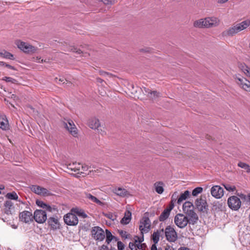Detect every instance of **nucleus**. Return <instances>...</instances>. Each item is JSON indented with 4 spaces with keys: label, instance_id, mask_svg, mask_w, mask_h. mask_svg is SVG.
Instances as JSON below:
<instances>
[{
    "label": "nucleus",
    "instance_id": "obj_1",
    "mask_svg": "<svg viewBox=\"0 0 250 250\" xmlns=\"http://www.w3.org/2000/svg\"><path fill=\"white\" fill-rule=\"evenodd\" d=\"M250 25V20H247L236 24L223 32L226 36H232L242 30L246 29Z\"/></svg>",
    "mask_w": 250,
    "mask_h": 250
},
{
    "label": "nucleus",
    "instance_id": "obj_2",
    "mask_svg": "<svg viewBox=\"0 0 250 250\" xmlns=\"http://www.w3.org/2000/svg\"><path fill=\"white\" fill-rule=\"evenodd\" d=\"M195 206L199 211L204 213H207L208 205L205 196H200L196 199Z\"/></svg>",
    "mask_w": 250,
    "mask_h": 250
},
{
    "label": "nucleus",
    "instance_id": "obj_3",
    "mask_svg": "<svg viewBox=\"0 0 250 250\" xmlns=\"http://www.w3.org/2000/svg\"><path fill=\"white\" fill-rule=\"evenodd\" d=\"M176 225L181 229L185 228L189 223L188 218L183 214H178L174 217Z\"/></svg>",
    "mask_w": 250,
    "mask_h": 250
},
{
    "label": "nucleus",
    "instance_id": "obj_4",
    "mask_svg": "<svg viewBox=\"0 0 250 250\" xmlns=\"http://www.w3.org/2000/svg\"><path fill=\"white\" fill-rule=\"evenodd\" d=\"M228 204L231 209L237 210L241 207V202L237 196H232L228 198Z\"/></svg>",
    "mask_w": 250,
    "mask_h": 250
},
{
    "label": "nucleus",
    "instance_id": "obj_5",
    "mask_svg": "<svg viewBox=\"0 0 250 250\" xmlns=\"http://www.w3.org/2000/svg\"><path fill=\"white\" fill-rule=\"evenodd\" d=\"M166 238L169 242H174L177 239V234L174 229L167 226L164 231Z\"/></svg>",
    "mask_w": 250,
    "mask_h": 250
},
{
    "label": "nucleus",
    "instance_id": "obj_6",
    "mask_svg": "<svg viewBox=\"0 0 250 250\" xmlns=\"http://www.w3.org/2000/svg\"><path fill=\"white\" fill-rule=\"evenodd\" d=\"M150 221L148 217L144 216L140 221L139 229L141 233H147L149 231L150 227Z\"/></svg>",
    "mask_w": 250,
    "mask_h": 250
},
{
    "label": "nucleus",
    "instance_id": "obj_7",
    "mask_svg": "<svg viewBox=\"0 0 250 250\" xmlns=\"http://www.w3.org/2000/svg\"><path fill=\"white\" fill-rule=\"evenodd\" d=\"M65 224L69 226H75L78 223V219L74 213H68L63 217Z\"/></svg>",
    "mask_w": 250,
    "mask_h": 250
},
{
    "label": "nucleus",
    "instance_id": "obj_8",
    "mask_svg": "<svg viewBox=\"0 0 250 250\" xmlns=\"http://www.w3.org/2000/svg\"><path fill=\"white\" fill-rule=\"evenodd\" d=\"M33 218L38 223H43L47 219V215L45 211L41 209H37L35 211Z\"/></svg>",
    "mask_w": 250,
    "mask_h": 250
},
{
    "label": "nucleus",
    "instance_id": "obj_9",
    "mask_svg": "<svg viewBox=\"0 0 250 250\" xmlns=\"http://www.w3.org/2000/svg\"><path fill=\"white\" fill-rule=\"evenodd\" d=\"M91 233L94 238L97 240L102 241L105 237L104 230L99 227L93 228Z\"/></svg>",
    "mask_w": 250,
    "mask_h": 250
},
{
    "label": "nucleus",
    "instance_id": "obj_10",
    "mask_svg": "<svg viewBox=\"0 0 250 250\" xmlns=\"http://www.w3.org/2000/svg\"><path fill=\"white\" fill-rule=\"evenodd\" d=\"M17 45L19 48L25 53H34L36 51V48L24 42H18Z\"/></svg>",
    "mask_w": 250,
    "mask_h": 250
},
{
    "label": "nucleus",
    "instance_id": "obj_11",
    "mask_svg": "<svg viewBox=\"0 0 250 250\" xmlns=\"http://www.w3.org/2000/svg\"><path fill=\"white\" fill-rule=\"evenodd\" d=\"M63 125L73 136H77V128L72 120H69L66 122H64Z\"/></svg>",
    "mask_w": 250,
    "mask_h": 250
},
{
    "label": "nucleus",
    "instance_id": "obj_12",
    "mask_svg": "<svg viewBox=\"0 0 250 250\" xmlns=\"http://www.w3.org/2000/svg\"><path fill=\"white\" fill-rule=\"evenodd\" d=\"M206 28H211L217 26L219 25V20L214 17H207L204 19Z\"/></svg>",
    "mask_w": 250,
    "mask_h": 250
},
{
    "label": "nucleus",
    "instance_id": "obj_13",
    "mask_svg": "<svg viewBox=\"0 0 250 250\" xmlns=\"http://www.w3.org/2000/svg\"><path fill=\"white\" fill-rule=\"evenodd\" d=\"M210 192L212 196L217 199L221 198L224 195V189L219 186H213Z\"/></svg>",
    "mask_w": 250,
    "mask_h": 250
},
{
    "label": "nucleus",
    "instance_id": "obj_14",
    "mask_svg": "<svg viewBox=\"0 0 250 250\" xmlns=\"http://www.w3.org/2000/svg\"><path fill=\"white\" fill-rule=\"evenodd\" d=\"M112 191L116 195L122 197H128L130 195L129 192L126 189L121 187L113 188Z\"/></svg>",
    "mask_w": 250,
    "mask_h": 250
},
{
    "label": "nucleus",
    "instance_id": "obj_15",
    "mask_svg": "<svg viewBox=\"0 0 250 250\" xmlns=\"http://www.w3.org/2000/svg\"><path fill=\"white\" fill-rule=\"evenodd\" d=\"M20 220L25 223H29L33 220V215L31 212L23 211L19 215Z\"/></svg>",
    "mask_w": 250,
    "mask_h": 250
},
{
    "label": "nucleus",
    "instance_id": "obj_16",
    "mask_svg": "<svg viewBox=\"0 0 250 250\" xmlns=\"http://www.w3.org/2000/svg\"><path fill=\"white\" fill-rule=\"evenodd\" d=\"M31 190L35 193L42 196H48L50 194L49 191L47 189L39 186H33Z\"/></svg>",
    "mask_w": 250,
    "mask_h": 250
},
{
    "label": "nucleus",
    "instance_id": "obj_17",
    "mask_svg": "<svg viewBox=\"0 0 250 250\" xmlns=\"http://www.w3.org/2000/svg\"><path fill=\"white\" fill-rule=\"evenodd\" d=\"M186 214V216L188 218L189 224L194 225L197 222L199 219L198 216L194 209L188 211Z\"/></svg>",
    "mask_w": 250,
    "mask_h": 250
},
{
    "label": "nucleus",
    "instance_id": "obj_18",
    "mask_svg": "<svg viewBox=\"0 0 250 250\" xmlns=\"http://www.w3.org/2000/svg\"><path fill=\"white\" fill-rule=\"evenodd\" d=\"M67 168L72 171H74L76 174H83V171H80L81 164L80 163H73L69 164L67 165Z\"/></svg>",
    "mask_w": 250,
    "mask_h": 250
},
{
    "label": "nucleus",
    "instance_id": "obj_19",
    "mask_svg": "<svg viewBox=\"0 0 250 250\" xmlns=\"http://www.w3.org/2000/svg\"><path fill=\"white\" fill-rule=\"evenodd\" d=\"M164 230L163 229L154 231L152 235V239L155 244H157L160 240V238L164 237Z\"/></svg>",
    "mask_w": 250,
    "mask_h": 250
},
{
    "label": "nucleus",
    "instance_id": "obj_20",
    "mask_svg": "<svg viewBox=\"0 0 250 250\" xmlns=\"http://www.w3.org/2000/svg\"><path fill=\"white\" fill-rule=\"evenodd\" d=\"M88 125L92 129L99 130L98 128L100 126V123L98 119L93 118L89 120Z\"/></svg>",
    "mask_w": 250,
    "mask_h": 250
},
{
    "label": "nucleus",
    "instance_id": "obj_21",
    "mask_svg": "<svg viewBox=\"0 0 250 250\" xmlns=\"http://www.w3.org/2000/svg\"><path fill=\"white\" fill-rule=\"evenodd\" d=\"M48 223L53 229L59 228L60 224L57 218L55 217L49 218L48 220Z\"/></svg>",
    "mask_w": 250,
    "mask_h": 250
},
{
    "label": "nucleus",
    "instance_id": "obj_22",
    "mask_svg": "<svg viewBox=\"0 0 250 250\" xmlns=\"http://www.w3.org/2000/svg\"><path fill=\"white\" fill-rule=\"evenodd\" d=\"M8 122L5 115H0V127L3 130L8 129Z\"/></svg>",
    "mask_w": 250,
    "mask_h": 250
},
{
    "label": "nucleus",
    "instance_id": "obj_23",
    "mask_svg": "<svg viewBox=\"0 0 250 250\" xmlns=\"http://www.w3.org/2000/svg\"><path fill=\"white\" fill-rule=\"evenodd\" d=\"M84 195V197L86 199L89 200L90 201L92 202L95 203L99 205H102L103 204V203L100 200H99L95 196L92 195L91 194L89 193L85 192Z\"/></svg>",
    "mask_w": 250,
    "mask_h": 250
},
{
    "label": "nucleus",
    "instance_id": "obj_24",
    "mask_svg": "<svg viewBox=\"0 0 250 250\" xmlns=\"http://www.w3.org/2000/svg\"><path fill=\"white\" fill-rule=\"evenodd\" d=\"M194 209L193 204L189 201L186 202L183 205V210L185 214L188 212V211Z\"/></svg>",
    "mask_w": 250,
    "mask_h": 250
},
{
    "label": "nucleus",
    "instance_id": "obj_25",
    "mask_svg": "<svg viewBox=\"0 0 250 250\" xmlns=\"http://www.w3.org/2000/svg\"><path fill=\"white\" fill-rule=\"evenodd\" d=\"M131 218V213L129 211H125V216L122 218L121 223L126 225L129 223Z\"/></svg>",
    "mask_w": 250,
    "mask_h": 250
},
{
    "label": "nucleus",
    "instance_id": "obj_26",
    "mask_svg": "<svg viewBox=\"0 0 250 250\" xmlns=\"http://www.w3.org/2000/svg\"><path fill=\"white\" fill-rule=\"evenodd\" d=\"M71 212H73L75 214L78 215L79 216L82 217L83 218H86L87 215L84 212V211L81 209L78 208H73L71 209Z\"/></svg>",
    "mask_w": 250,
    "mask_h": 250
},
{
    "label": "nucleus",
    "instance_id": "obj_27",
    "mask_svg": "<svg viewBox=\"0 0 250 250\" xmlns=\"http://www.w3.org/2000/svg\"><path fill=\"white\" fill-rule=\"evenodd\" d=\"M236 82L237 83L243 88L246 84V83H248V80L244 77H236Z\"/></svg>",
    "mask_w": 250,
    "mask_h": 250
},
{
    "label": "nucleus",
    "instance_id": "obj_28",
    "mask_svg": "<svg viewBox=\"0 0 250 250\" xmlns=\"http://www.w3.org/2000/svg\"><path fill=\"white\" fill-rule=\"evenodd\" d=\"M190 192L188 190H186L183 193H182L177 200V204H180L184 200H185L189 196Z\"/></svg>",
    "mask_w": 250,
    "mask_h": 250
},
{
    "label": "nucleus",
    "instance_id": "obj_29",
    "mask_svg": "<svg viewBox=\"0 0 250 250\" xmlns=\"http://www.w3.org/2000/svg\"><path fill=\"white\" fill-rule=\"evenodd\" d=\"M193 26L196 28H206L204 19L195 21L193 23Z\"/></svg>",
    "mask_w": 250,
    "mask_h": 250
},
{
    "label": "nucleus",
    "instance_id": "obj_30",
    "mask_svg": "<svg viewBox=\"0 0 250 250\" xmlns=\"http://www.w3.org/2000/svg\"><path fill=\"white\" fill-rule=\"evenodd\" d=\"M170 211L169 209L166 208L161 213L159 216V220L160 221H164L166 220L169 216Z\"/></svg>",
    "mask_w": 250,
    "mask_h": 250
},
{
    "label": "nucleus",
    "instance_id": "obj_31",
    "mask_svg": "<svg viewBox=\"0 0 250 250\" xmlns=\"http://www.w3.org/2000/svg\"><path fill=\"white\" fill-rule=\"evenodd\" d=\"M237 166L245 170L246 172L250 173V166L249 165L242 162H239Z\"/></svg>",
    "mask_w": 250,
    "mask_h": 250
},
{
    "label": "nucleus",
    "instance_id": "obj_32",
    "mask_svg": "<svg viewBox=\"0 0 250 250\" xmlns=\"http://www.w3.org/2000/svg\"><path fill=\"white\" fill-rule=\"evenodd\" d=\"M106 242L109 244L112 240L115 239L116 241L117 240V238L114 236H113L111 233V232L108 229H106Z\"/></svg>",
    "mask_w": 250,
    "mask_h": 250
},
{
    "label": "nucleus",
    "instance_id": "obj_33",
    "mask_svg": "<svg viewBox=\"0 0 250 250\" xmlns=\"http://www.w3.org/2000/svg\"><path fill=\"white\" fill-rule=\"evenodd\" d=\"M0 55L5 58L8 59L10 60H14V58L13 55L10 53L7 52L6 51H3L0 52Z\"/></svg>",
    "mask_w": 250,
    "mask_h": 250
},
{
    "label": "nucleus",
    "instance_id": "obj_34",
    "mask_svg": "<svg viewBox=\"0 0 250 250\" xmlns=\"http://www.w3.org/2000/svg\"><path fill=\"white\" fill-rule=\"evenodd\" d=\"M156 191L159 194H162L164 191V188L162 186L163 183L159 182L155 184Z\"/></svg>",
    "mask_w": 250,
    "mask_h": 250
},
{
    "label": "nucleus",
    "instance_id": "obj_35",
    "mask_svg": "<svg viewBox=\"0 0 250 250\" xmlns=\"http://www.w3.org/2000/svg\"><path fill=\"white\" fill-rule=\"evenodd\" d=\"M161 96V93L157 91H152L148 97L153 100H155L157 98Z\"/></svg>",
    "mask_w": 250,
    "mask_h": 250
},
{
    "label": "nucleus",
    "instance_id": "obj_36",
    "mask_svg": "<svg viewBox=\"0 0 250 250\" xmlns=\"http://www.w3.org/2000/svg\"><path fill=\"white\" fill-rule=\"evenodd\" d=\"M6 197L8 199L12 200H18V196L15 192L7 193Z\"/></svg>",
    "mask_w": 250,
    "mask_h": 250
},
{
    "label": "nucleus",
    "instance_id": "obj_37",
    "mask_svg": "<svg viewBox=\"0 0 250 250\" xmlns=\"http://www.w3.org/2000/svg\"><path fill=\"white\" fill-rule=\"evenodd\" d=\"M56 81L58 83H62L65 84L66 86H69L72 84L70 82H68L66 80L63 78H60L59 79L56 78Z\"/></svg>",
    "mask_w": 250,
    "mask_h": 250
},
{
    "label": "nucleus",
    "instance_id": "obj_38",
    "mask_svg": "<svg viewBox=\"0 0 250 250\" xmlns=\"http://www.w3.org/2000/svg\"><path fill=\"white\" fill-rule=\"evenodd\" d=\"M203 191V188L201 187H197L194 188L192 192L193 196H196L198 194L201 193Z\"/></svg>",
    "mask_w": 250,
    "mask_h": 250
},
{
    "label": "nucleus",
    "instance_id": "obj_39",
    "mask_svg": "<svg viewBox=\"0 0 250 250\" xmlns=\"http://www.w3.org/2000/svg\"><path fill=\"white\" fill-rule=\"evenodd\" d=\"M2 80L12 83H15L17 82L15 79L9 77H4L2 78Z\"/></svg>",
    "mask_w": 250,
    "mask_h": 250
},
{
    "label": "nucleus",
    "instance_id": "obj_40",
    "mask_svg": "<svg viewBox=\"0 0 250 250\" xmlns=\"http://www.w3.org/2000/svg\"><path fill=\"white\" fill-rule=\"evenodd\" d=\"M224 186L226 190L229 191H233L236 189V188L234 186H231L230 185H224Z\"/></svg>",
    "mask_w": 250,
    "mask_h": 250
},
{
    "label": "nucleus",
    "instance_id": "obj_41",
    "mask_svg": "<svg viewBox=\"0 0 250 250\" xmlns=\"http://www.w3.org/2000/svg\"><path fill=\"white\" fill-rule=\"evenodd\" d=\"M69 49L70 50V51L73 52H76L78 54H80L83 52V51L81 49H78L77 47L75 46H71Z\"/></svg>",
    "mask_w": 250,
    "mask_h": 250
},
{
    "label": "nucleus",
    "instance_id": "obj_42",
    "mask_svg": "<svg viewBox=\"0 0 250 250\" xmlns=\"http://www.w3.org/2000/svg\"><path fill=\"white\" fill-rule=\"evenodd\" d=\"M244 73L247 76H249L250 75V68L248 67L247 66H245L243 67L242 69Z\"/></svg>",
    "mask_w": 250,
    "mask_h": 250
},
{
    "label": "nucleus",
    "instance_id": "obj_43",
    "mask_svg": "<svg viewBox=\"0 0 250 250\" xmlns=\"http://www.w3.org/2000/svg\"><path fill=\"white\" fill-rule=\"evenodd\" d=\"M102 1L105 4H112L116 2L117 0H99Z\"/></svg>",
    "mask_w": 250,
    "mask_h": 250
},
{
    "label": "nucleus",
    "instance_id": "obj_44",
    "mask_svg": "<svg viewBox=\"0 0 250 250\" xmlns=\"http://www.w3.org/2000/svg\"><path fill=\"white\" fill-rule=\"evenodd\" d=\"M178 196V192H175L172 195L171 197V203H175L176 202V200L177 199Z\"/></svg>",
    "mask_w": 250,
    "mask_h": 250
},
{
    "label": "nucleus",
    "instance_id": "obj_45",
    "mask_svg": "<svg viewBox=\"0 0 250 250\" xmlns=\"http://www.w3.org/2000/svg\"><path fill=\"white\" fill-rule=\"evenodd\" d=\"M36 204L38 206H39L44 209L45 208V207H46V204L45 203H44L42 201H40V200L36 201Z\"/></svg>",
    "mask_w": 250,
    "mask_h": 250
},
{
    "label": "nucleus",
    "instance_id": "obj_46",
    "mask_svg": "<svg viewBox=\"0 0 250 250\" xmlns=\"http://www.w3.org/2000/svg\"><path fill=\"white\" fill-rule=\"evenodd\" d=\"M137 248L139 250H145L146 248V245L145 243H139L138 244H136Z\"/></svg>",
    "mask_w": 250,
    "mask_h": 250
},
{
    "label": "nucleus",
    "instance_id": "obj_47",
    "mask_svg": "<svg viewBox=\"0 0 250 250\" xmlns=\"http://www.w3.org/2000/svg\"><path fill=\"white\" fill-rule=\"evenodd\" d=\"M46 210L50 211V212H53L54 211H56V208L55 207H52L46 204V207L44 208Z\"/></svg>",
    "mask_w": 250,
    "mask_h": 250
},
{
    "label": "nucleus",
    "instance_id": "obj_48",
    "mask_svg": "<svg viewBox=\"0 0 250 250\" xmlns=\"http://www.w3.org/2000/svg\"><path fill=\"white\" fill-rule=\"evenodd\" d=\"M13 203L11 201H7L4 204V206L6 208H8L9 209L13 207Z\"/></svg>",
    "mask_w": 250,
    "mask_h": 250
},
{
    "label": "nucleus",
    "instance_id": "obj_49",
    "mask_svg": "<svg viewBox=\"0 0 250 250\" xmlns=\"http://www.w3.org/2000/svg\"><path fill=\"white\" fill-rule=\"evenodd\" d=\"M117 246L118 250H123L125 247L124 244L121 241L118 242Z\"/></svg>",
    "mask_w": 250,
    "mask_h": 250
},
{
    "label": "nucleus",
    "instance_id": "obj_50",
    "mask_svg": "<svg viewBox=\"0 0 250 250\" xmlns=\"http://www.w3.org/2000/svg\"><path fill=\"white\" fill-rule=\"evenodd\" d=\"M120 235L125 238H127L128 235L126 231H124L123 230H121L119 231Z\"/></svg>",
    "mask_w": 250,
    "mask_h": 250
},
{
    "label": "nucleus",
    "instance_id": "obj_51",
    "mask_svg": "<svg viewBox=\"0 0 250 250\" xmlns=\"http://www.w3.org/2000/svg\"><path fill=\"white\" fill-rule=\"evenodd\" d=\"M248 83H246V84L243 89L247 91L250 92V82L249 81H248Z\"/></svg>",
    "mask_w": 250,
    "mask_h": 250
},
{
    "label": "nucleus",
    "instance_id": "obj_52",
    "mask_svg": "<svg viewBox=\"0 0 250 250\" xmlns=\"http://www.w3.org/2000/svg\"><path fill=\"white\" fill-rule=\"evenodd\" d=\"M129 247L131 250H137L136 247V243L134 244L133 243L130 242L129 244Z\"/></svg>",
    "mask_w": 250,
    "mask_h": 250
},
{
    "label": "nucleus",
    "instance_id": "obj_53",
    "mask_svg": "<svg viewBox=\"0 0 250 250\" xmlns=\"http://www.w3.org/2000/svg\"><path fill=\"white\" fill-rule=\"evenodd\" d=\"M89 167L87 165H81V170L80 171H83V173L84 171L88 170Z\"/></svg>",
    "mask_w": 250,
    "mask_h": 250
},
{
    "label": "nucleus",
    "instance_id": "obj_54",
    "mask_svg": "<svg viewBox=\"0 0 250 250\" xmlns=\"http://www.w3.org/2000/svg\"><path fill=\"white\" fill-rule=\"evenodd\" d=\"M136 237L137 238V239L135 240V243H136L138 242H139V243H141V242H142L144 241L143 236L142 238H140L138 236H136Z\"/></svg>",
    "mask_w": 250,
    "mask_h": 250
},
{
    "label": "nucleus",
    "instance_id": "obj_55",
    "mask_svg": "<svg viewBox=\"0 0 250 250\" xmlns=\"http://www.w3.org/2000/svg\"><path fill=\"white\" fill-rule=\"evenodd\" d=\"M144 92H145V94H146L147 96H148V95H149L150 94L151 92L152 91L149 89L146 88V87H144Z\"/></svg>",
    "mask_w": 250,
    "mask_h": 250
},
{
    "label": "nucleus",
    "instance_id": "obj_56",
    "mask_svg": "<svg viewBox=\"0 0 250 250\" xmlns=\"http://www.w3.org/2000/svg\"><path fill=\"white\" fill-rule=\"evenodd\" d=\"M3 66H5L7 68L12 69V70H16L14 66H13L10 64H7L6 63H5V64Z\"/></svg>",
    "mask_w": 250,
    "mask_h": 250
},
{
    "label": "nucleus",
    "instance_id": "obj_57",
    "mask_svg": "<svg viewBox=\"0 0 250 250\" xmlns=\"http://www.w3.org/2000/svg\"><path fill=\"white\" fill-rule=\"evenodd\" d=\"M174 203H171V202L170 203V204L169 205V207L168 208H167V209H169V211H170L173 208H174Z\"/></svg>",
    "mask_w": 250,
    "mask_h": 250
},
{
    "label": "nucleus",
    "instance_id": "obj_58",
    "mask_svg": "<svg viewBox=\"0 0 250 250\" xmlns=\"http://www.w3.org/2000/svg\"><path fill=\"white\" fill-rule=\"evenodd\" d=\"M237 195L239 196L241 199H245L246 198V195L243 193H238Z\"/></svg>",
    "mask_w": 250,
    "mask_h": 250
},
{
    "label": "nucleus",
    "instance_id": "obj_59",
    "mask_svg": "<svg viewBox=\"0 0 250 250\" xmlns=\"http://www.w3.org/2000/svg\"><path fill=\"white\" fill-rule=\"evenodd\" d=\"M156 244L154 243L151 246V250H157V248L156 245Z\"/></svg>",
    "mask_w": 250,
    "mask_h": 250
},
{
    "label": "nucleus",
    "instance_id": "obj_60",
    "mask_svg": "<svg viewBox=\"0 0 250 250\" xmlns=\"http://www.w3.org/2000/svg\"><path fill=\"white\" fill-rule=\"evenodd\" d=\"M100 250H108L107 247L103 245Z\"/></svg>",
    "mask_w": 250,
    "mask_h": 250
},
{
    "label": "nucleus",
    "instance_id": "obj_61",
    "mask_svg": "<svg viewBox=\"0 0 250 250\" xmlns=\"http://www.w3.org/2000/svg\"><path fill=\"white\" fill-rule=\"evenodd\" d=\"M96 80H97V82L100 83H102L103 82V80L102 79L100 78H97L96 79Z\"/></svg>",
    "mask_w": 250,
    "mask_h": 250
},
{
    "label": "nucleus",
    "instance_id": "obj_62",
    "mask_svg": "<svg viewBox=\"0 0 250 250\" xmlns=\"http://www.w3.org/2000/svg\"><path fill=\"white\" fill-rule=\"evenodd\" d=\"M101 74L103 75H107V76L111 75L110 74H109V73H108L106 72H102L101 73Z\"/></svg>",
    "mask_w": 250,
    "mask_h": 250
},
{
    "label": "nucleus",
    "instance_id": "obj_63",
    "mask_svg": "<svg viewBox=\"0 0 250 250\" xmlns=\"http://www.w3.org/2000/svg\"><path fill=\"white\" fill-rule=\"evenodd\" d=\"M178 250H189V249L186 247H181Z\"/></svg>",
    "mask_w": 250,
    "mask_h": 250
},
{
    "label": "nucleus",
    "instance_id": "obj_64",
    "mask_svg": "<svg viewBox=\"0 0 250 250\" xmlns=\"http://www.w3.org/2000/svg\"><path fill=\"white\" fill-rule=\"evenodd\" d=\"M228 0H219L218 2L220 3H224L227 1Z\"/></svg>",
    "mask_w": 250,
    "mask_h": 250
}]
</instances>
